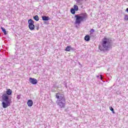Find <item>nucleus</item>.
I'll use <instances>...</instances> for the list:
<instances>
[{
	"label": "nucleus",
	"mask_w": 128,
	"mask_h": 128,
	"mask_svg": "<svg viewBox=\"0 0 128 128\" xmlns=\"http://www.w3.org/2000/svg\"><path fill=\"white\" fill-rule=\"evenodd\" d=\"M70 12L72 14H76V10L74 8L70 9Z\"/></svg>",
	"instance_id": "12"
},
{
	"label": "nucleus",
	"mask_w": 128,
	"mask_h": 128,
	"mask_svg": "<svg viewBox=\"0 0 128 128\" xmlns=\"http://www.w3.org/2000/svg\"><path fill=\"white\" fill-rule=\"evenodd\" d=\"M34 19L36 20V22H38L40 20V18H38V16L36 15L34 16Z\"/></svg>",
	"instance_id": "11"
},
{
	"label": "nucleus",
	"mask_w": 128,
	"mask_h": 128,
	"mask_svg": "<svg viewBox=\"0 0 128 128\" xmlns=\"http://www.w3.org/2000/svg\"><path fill=\"white\" fill-rule=\"evenodd\" d=\"M74 18H76L75 24H80L82 22L86 20V18H88V14L86 12L82 13L79 14L75 15Z\"/></svg>",
	"instance_id": "4"
},
{
	"label": "nucleus",
	"mask_w": 128,
	"mask_h": 128,
	"mask_svg": "<svg viewBox=\"0 0 128 128\" xmlns=\"http://www.w3.org/2000/svg\"><path fill=\"white\" fill-rule=\"evenodd\" d=\"M74 10L76 11V12H78V6L76 5H74Z\"/></svg>",
	"instance_id": "13"
},
{
	"label": "nucleus",
	"mask_w": 128,
	"mask_h": 128,
	"mask_svg": "<svg viewBox=\"0 0 128 128\" xmlns=\"http://www.w3.org/2000/svg\"><path fill=\"white\" fill-rule=\"evenodd\" d=\"M72 46H67L65 49L66 52H70V50H72Z\"/></svg>",
	"instance_id": "8"
},
{
	"label": "nucleus",
	"mask_w": 128,
	"mask_h": 128,
	"mask_svg": "<svg viewBox=\"0 0 128 128\" xmlns=\"http://www.w3.org/2000/svg\"><path fill=\"white\" fill-rule=\"evenodd\" d=\"M82 0H77V2H82Z\"/></svg>",
	"instance_id": "19"
},
{
	"label": "nucleus",
	"mask_w": 128,
	"mask_h": 128,
	"mask_svg": "<svg viewBox=\"0 0 128 128\" xmlns=\"http://www.w3.org/2000/svg\"><path fill=\"white\" fill-rule=\"evenodd\" d=\"M56 98H57V104L61 108H66V98L64 95L61 92H58L56 94Z\"/></svg>",
	"instance_id": "2"
},
{
	"label": "nucleus",
	"mask_w": 128,
	"mask_h": 128,
	"mask_svg": "<svg viewBox=\"0 0 128 128\" xmlns=\"http://www.w3.org/2000/svg\"><path fill=\"white\" fill-rule=\"evenodd\" d=\"M1 29L3 32L4 34L6 35V29H4V28H1Z\"/></svg>",
	"instance_id": "14"
},
{
	"label": "nucleus",
	"mask_w": 128,
	"mask_h": 128,
	"mask_svg": "<svg viewBox=\"0 0 128 128\" xmlns=\"http://www.w3.org/2000/svg\"><path fill=\"white\" fill-rule=\"evenodd\" d=\"M110 110L112 111V114H114V108H112V107H110Z\"/></svg>",
	"instance_id": "17"
},
{
	"label": "nucleus",
	"mask_w": 128,
	"mask_h": 128,
	"mask_svg": "<svg viewBox=\"0 0 128 128\" xmlns=\"http://www.w3.org/2000/svg\"><path fill=\"white\" fill-rule=\"evenodd\" d=\"M28 28L30 30H34V22L33 20L30 19L28 21Z\"/></svg>",
	"instance_id": "5"
},
{
	"label": "nucleus",
	"mask_w": 128,
	"mask_h": 128,
	"mask_svg": "<svg viewBox=\"0 0 128 128\" xmlns=\"http://www.w3.org/2000/svg\"><path fill=\"white\" fill-rule=\"evenodd\" d=\"M37 30H38V28H37Z\"/></svg>",
	"instance_id": "21"
},
{
	"label": "nucleus",
	"mask_w": 128,
	"mask_h": 128,
	"mask_svg": "<svg viewBox=\"0 0 128 128\" xmlns=\"http://www.w3.org/2000/svg\"><path fill=\"white\" fill-rule=\"evenodd\" d=\"M90 34H94V28H92L90 30Z\"/></svg>",
	"instance_id": "15"
},
{
	"label": "nucleus",
	"mask_w": 128,
	"mask_h": 128,
	"mask_svg": "<svg viewBox=\"0 0 128 128\" xmlns=\"http://www.w3.org/2000/svg\"><path fill=\"white\" fill-rule=\"evenodd\" d=\"M16 98L18 100H20V95H17Z\"/></svg>",
	"instance_id": "18"
},
{
	"label": "nucleus",
	"mask_w": 128,
	"mask_h": 128,
	"mask_svg": "<svg viewBox=\"0 0 128 128\" xmlns=\"http://www.w3.org/2000/svg\"><path fill=\"white\" fill-rule=\"evenodd\" d=\"M42 20H50V18L46 16H42Z\"/></svg>",
	"instance_id": "10"
},
{
	"label": "nucleus",
	"mask_w": 128,
	"mask_h": 128,
	"mask_svg": "<svg viewBox=\"0 0 128 128\" xmlns=\"http://www.w3.org/2000/svg\"><path fill=\"white\" fill-rule=\"evenodd\" d=\"M84 40H86V42H90V36L86 35L84 37Z\"/></svg>",
	"instance_id": "9"
},
{
	"label": "nucleus",
	"mask_w": 128,
	"mask_h": 128,
	"mask_svg": "<svg viewBox=\"0 0 128 128\" xmlns=\"http://www.w3.org/2000/svg\"><path fill=\"white\" fill-rule=\"evenodd\" d=\"M101 76V77H100V79H101V80H102V76Z\"/></svg>",
	"instance_id": "20"
},
{
	"label": "nucleus",
	"mask_w": 128,
	"mask_h": 128,
	"mask_svg": "<svg viewBox=\"0 0 128 128\" xmlns=\"http://www.w3.org/2000/svg\"><path fill=\"white\" fill-rule=\"evenodd\" d=\"M101 44L102 46H103L104 49H102V46H98V48L100 50L102 51L108 50V48H110L112 46L110 40L106 37L102 39Z\"/></svg>",
	"instance_id": "3"
},
{
	"label": "nucleus",
	"mask_w": 128,
	"mask_h": 128,
	"mask_svg": "<svg viewBox=\"0 0 128 128\" xmlns=\"http://www.w3.org/2000/svg\"><path fill=\"white\" fill-rule=\"evenodd\" d=\"M97 78H98V76H97Z\"/></svg>",
	"instance_id": "22"
},
{
	"label": "nucleus",
	"mask_w": 128,
	"mask_h": 128,
	"mask_svg": "<svg viewBox=\"0 0 128 128\" xmlns=\"http://www.w3.org/2000/svg\"><path fill=\"white\" fill-rule=\"evenodd\" d=\"M12 91L10 89H6V94H4L2 95V100H4L2 102V107L4 108H6L8 106H10V102L8 100V96H12Z\"/></svg>",
	"instance_id": "1"
},
{
	"label": "nucleus",
	"mask_w": 128,
	"mask_h": 128,
	"mask_svg": "<svg viewBox=\"0 0 128 128\" xmlns=\"http://www.w3.org/2000/svg\"><path fill=\"white\" fill-rule=\"evenodd\" d=\"M27 104L29 106H32V104H34V102H32V100H28L27 102Z\"/></svg>",
	"instance_id": "7"
},
{
	"label": "nucleus",
	"mask_w": 128,
	"mask_h": 128,
	"mask_svg": "<svg viewBox=\"0 0 128 128\" xmlns=\"http://www.w3.org/2000/svg\"><path fill=\"white\" fill-rule=\"evenodd\" d=\"M29 80L32 84H38V80L34 78H30Z\"/></svg>",
	"instance_id": "6"
},
{
	"label": "nucleus",
	"mask_w": 128,
	"mask_h": 128,
	"mask_svg": "<svg viewBox=\"0 0 128 128\" xmlns=\"http://www.w3.org/2000/svg\"><path fill=\"white\" fill-rule=\"evenodd\" d=\"M124 20H128V14H126L124 16Z\"/></svg>",
	"instance_id": "16"
}]
</instances>
